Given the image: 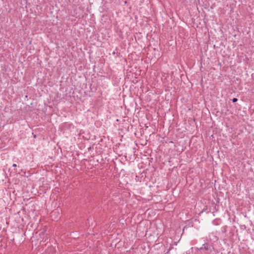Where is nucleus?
Segmentation results:
<instances>
[{"label":"nucleus","instance_id":"f257e3e1","mask_svg":"<svg viewBox=\"0 0 254 254\" xmlns=\"http://www.w3.org/2000/svg\"><path fill=\"white\" fill-rule=\"evenodd\" d=\"M203 249H204L206 251H211V246L208 245L207 244H204L203 245L202 247L200 248L199 250H202Z\"/></svg>","mask_w":254,"mask_h":254},{"label":"nucleus","instance_id":"f03ea898","mask_svg":"<svg viewBox=\"0 0 254 254\" xmlns=\"http://www.w3.org/2000/svg\"><path fill=\"white\" fill-rule=\"evenodd\" d=\"M238 101V99L236 98H234L232 100L233 102L235 103Z\"/></svg>","mask_w":254,"mask_h":254},{"label":"nucleus","instance_id":"20e7f679","mask_svg":"<svg viewBox=\"0 0 254 254\" xmlns=\"http://www.w3.org/2000/svg\"><path fill=\"white\" fill-rule=\"evenodd\" d=\"M223 231L225 232L226 231V228L224 227Z\"/></svg>","mask_w":254,"mask_h":254},{"label":"nucleus","instance_id":"7ed1b4c3","mask_svg":"<svg viewBox=\"0 0 254 254\" xmlns=\"http://www.w3.org/2000/svg\"><path fill=\"white\" fill-rule=\"evenodd\" d=\"M16 166H17V165H16V164H13L12 165V167H16Z\"/></svg>","mask_w":254,"mask_h":254}]
</instances>
